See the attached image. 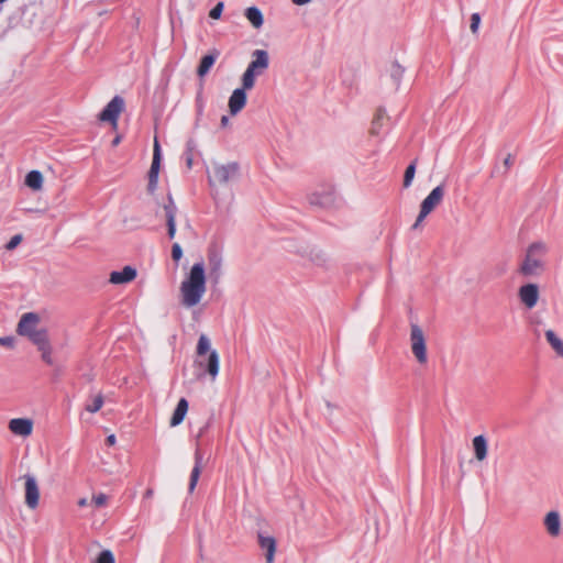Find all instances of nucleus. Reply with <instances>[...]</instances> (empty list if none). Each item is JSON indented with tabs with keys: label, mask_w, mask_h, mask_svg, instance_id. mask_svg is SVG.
<instances>
[{
	"label": "nucleus",
	"mask_w": 563,
	"mask_h": 563,
	"mask_svg": "<svg viewBox=\"0 0 563 563\" xmlns=\"http://www.w3.org/2000/svg\"><path fill=\"white\" fill-rule=\"evenodd\" d=\"M207 289V277L203 262L195 263L180 284L181 303L187 308L197 306Z\"/></svg>",
	"instance_id": "obj_1"
},
{
	"label": "nucleus",
	"mask_w": 563,
	"mask_h": 563,
	"mask_svg": "<svg viewBox=\"0 0 563 563\" xmlns=\"http://www.w3.org/2000/svg\"><path fill=\"white\" fill-rule=\"evenodd\" d=\"M197 363L208 373L212 379L219 374V354L216 350L211 349L210 340L206 334H201L197 344Z\"/></svg>",
	"instance_id": "obj_2"
},
{
	"label": "nucleus",
	"mask_w": 563,
	"mask_h": 563,
	"mask_svg": "<svg viewBox=\"0 0 563 563\" xmlns=\"http://www.w3.org/2000/svg\"><path fill=\"white\" fill-rule=\"evenodd\" d=\"M547 250V245L543 242H534L529 245L520 266V273L525 276L539 275L544 269L543 257Z\"/></svg>",
	"instance_id": "obj_3"
},
{
	"label": "nucleus",
	"mask_w": 563,
	"mask_h": 563,
	"mask_svg": "<svg viewBox=\"0 0 563 563\" xmlns=\"http://www.w3.org/2000/svg\"><path fill=\"white\" fill-rule=\"evenodd\" d=\"M240 176V165L236 162L213 164L212 173L208 175L209 184L227 185Z\"/></svg>",
	"instance_id": "obj_4"
},
{
	"label": "nucleus",
	"mask_w": 563,
	"mask_h": 563,
	"mask_svg": "<svg viewBox=\"0 0 563 563\" xmlns=\"http://www.w3.org/2000/svg\"><path fill=\"white\" fill-rule=\"evenodd\" d=\"M444 197V186L439 185L431 190V192L422 200L420 206V212L413 224V229H417L424 218L433 211V209L442 201Z\"/></svg>",
	"instance_id": "obj_5"
},
{
	"label": "nucleus",
	"mask_w": 563,
	"mask_h": 563,
	"mask_svg": "<svg viewBox=\"0 0 563 563\" xmlns=\"http://www.w3.org/2000/svg\"><path fill=\"white\" fill-rule=\"evenodd\" d=\"M410 343L413 355L420 364H424L428 361L426 339L421 328L418 324H411L410 327Z\"/></svg>",
	"instance_id": "obj_6"
},
{
	"label": "nucleus",
	"mask_w": 563,
	"mask_h": 563,
	"mask_svg": "<svg viewBox=\"0 0 563 563\" xmlns=\"http://www.w3.org/2000/svg\"><path fill=\"white\" fill-rule=\"evenodd\" d=\"M124 100L120 96H115L111 99L110 102L103 108V110L99 113L98 118L103 122H111L113 124L117 123L118 118L123 110Z\"/></svg>",
	"instance_id": "obj_7"
},
{
	"label": "nucleus",
	"mask_w": 563,
	"mask_h": 563,
	"mask_svg": "<svg viewBox=\"0 0 563 563\" xmlns=\"http://www.w3.org/2000/svg\"><path fill=\"white\" fill-rule=\"evenodd\" d=\"M23 478L25 481V504L30 509H35L40 500V489L36 478L32 474H25Z\"/></svg>",
	"instance_id": "obj_8"
},
{
	"label": "nucleus",
	"mask_w": 563,
	"mask_h": 563,
	"mask_svg": "<svg viewBox=\"0 0 563 563\" xmlns=\"http://www.w3.org/2000/svg\"><path fill=\"white\" fill-rule=\"evenodd\" d=\"M518 297L526 308H534L540 297L539 286L532 283L522 285L518 290Z\"/></svg>",
	"instance_id": "obj_9"
},
{
	"label": "nucleus",
	"mask_w": 563,
	"mask_h": 563,
	"mask_svg": "<svg viewBox=\"0 0 563 563\" xmlns=\"http://www.w3.org/2000/svg\"><path fill=\"white\" fill-rule=\"evenodd\" d=\"M269 66V55L265 49H255L252 53V60L247 65L246 69L253 71L257 76H261Z\"/></svg>",
	"instance_id": "obj_10"
},
{
	"label": "nucleus",
	"mask_w": 563,
	"mask_h": 563,
	"mask_svg": "<svg viewBox=\"0 0 563 563\" xmlns=\"http://www.w3.org/2000/svg\"><path fill=\"white\" fill-rule=\"evenodd\" d=\"M40 322V317L35 312H26L24 313L19 323H18V333L20 335L29 338L33 332L37 329V324Z\"/></svg>",
	"instance_id": "obj_11"
},
{
	"label": "nucleus",
	"mask_w": 563,
	"mask_h": 563,
	"mask_svg": "<svg viewBox=\"0 0 563 563\" xmlns=\"http://www.w3.org/2000/svg\"><path fill=\"white\" fill-rule=\"evenodd\" d=\"M164 211H165V217H166L168 238L174 239V236L176 234L177 207H176L170 195H168L167 202L164 205Z\"/></svg>",
	"instance_id": "obj_12"
},
{
	"label": "nucleus",
	"mask_w": 563,
	"mask_h": 563,
	"mask_svg": "<svg viewBox=\"0 0 563 563\" xmlns=\"http://www.w3.org/2000/svg\"><path fill=\"white\" fill-rule=\"evenodd\" d=\"M9 429L15 435L27 437L33 431V421L29 418H14L10 420Z\"/></svg>",
	"instance_id": "obj_13"
},
{
	"label": "nucleus",
	"mask_w": 563,
	"mask_h": 563,
	"mask_svg": "<svg viewBox=\"0 0 563 563\" xmlns=\"http://www.w3.org/2000/svg\"><path fill=\"white\" fill-rule=\"evenodd\" d=\"M136 275V269L126 265L121 271L111 272L109 282L113 285H122L132 282Z\"/></svg>",
	"instance_id": "obj_14"
},
{
	"label": "nucleus",
	"mask_w": 563,
	"mask_h": 563,
	"mask_svg": "<svg viewBox=\"0 0 563 563\" xmlns=\"http://www.w3.org/2000/svg\"><path fill=\"white\" fill-rule=\"evenodd\" d=\"M246 90L236 88L229 98V109L232 115L238 114L246 104Z\"/></svg>",
	"instance_id": "obj_15"
},
{
	"label": "nucleus",
	"mask_w": 563,
	"mask_h": 563,
	"mask_svg": "<svg viewBox=\"0 0 563 563\" xmlns=\"http://www.w3.org/2000/svg\"><path fill=\"white\" fill-rule=\"evenodd\" d=\"M208 265L209 275L214 280V283H217L221 275L222 257L216 250H209Z\"/></svg>",
	"instance_id": "obj_16"
},
{
	"label": "nucleus",
	"mask_w": 563,
	"mask_h": 563,
	"mask_svg": "<svg viewBox=\"0 0 563 563\" xmlns=\"http://www.w3.org/2000/svg\"><path fill=\"white\" fill-rule=\"evenodd\" d=\"M258 544L262 550L266 551V563H273L276 551L275 539L271 536H264L263 533H258Z\"/></svg>",
	"instance_id": "obj_17"
},
{
	"label": "nucleus",
	"mask_w": 563,
	"mask_h": 563,
	"mask_svg": "<svg viewBox=\"0 0 563 563\" xmlns=\"http://www.w3.org/2000/svg\"><path fill=\"white\" fill-rule=\"evenodd\" d=\"M202 464H203V455L200 452V450L197 449L195 452V465L191 470L190 478H189V486H188L189 493H192L196 488V485L198 483V479H199V476L201 473Z\"/></svg>",
	"instance_id": "obj_18"
},
{
	"label": "nucleus",
	"mask_w": 563,
	"mask_h": 563,
	"mask_svg": "<svg viewBox=\"0 0 563 563\" xmlns=\"http://www.w3.org/2000/svg\"><path fill=\"white\" fill-rule=\"evenodd\" d=\"M544 526L552 537H558L561 532V519L558 511H550L544 519Z\"/></svg>",
	"instance_id": "obj_19"
},
{
	"label": "nucleus",
	"mask_w": 563,
	"mask_h": 563,
	"mask_svg": "<svg viewBox=\"0 0 563 563\" xmlns=\"http://www.w3.org/2000/svg\"><path fill=\"white\" fill-rule=\"evenodd\" d=\"M218 56L219 52L214 49L201 58L200 64L197 68V74L199 77H203L209 73L211 67L214 65Z\"/></svg>",
	"instance_id": "obj_20"
},
{
	"label": "nucleus",
	"mask_w": 563,
	"mask_h": 563,
	"mask_svg": "<svg viewBox=\"0 0 563 563\" xmlns=\"http://www.w3.org/2000/svg\"><path fill=\"white\" fill-rule=\"evenodd\" d=\"M472 443L475 457L478 461H484L487 457V439L483 434H479L474 437Z\"/></svg>",
	"instance_id": "obj_21"
},
{
	"label": "nucleus",
	"mask_w": 563,
	"mask_h": 563,
	"mask_svg": "<svg viewBox=\"0 0 563 563\" xmlns=\"http://www.w3.org/2000/svg\"><path fill=\"white\" fill-rule=\"evenodd\" d=\"M188 401L185 398H180L170 419V426L176 427L180 424L188 411Z\"/></svg>",
	"instance_id": "obj_22"
},
{
	"label": "nucleus",
	"mask_w": 563,
	"mask_h": 563,
	"mask_svg": "<svg viewBox=\"0 0 563 563\" xmlns=\"http://www.w3.org/2000/svg\"><path fill=\"white\" fill-rule=\"evenodd\" d=\"M387 73L388 77L393 82L394 88L397 90L404 77L405 68L398 62L395 60L390 64Z\"/></svg>",
	"instance_id": "obj_23"
},
{
	"label": "nucleus",
	"mask_w": 563,
	"mask_h": 563,
	"mask_svg": "<svg viewBox=\"0 0 563 563\" xmlns=\"http://www.w3.org/2000/svg\"><path fill=\"white\" fill-rule=\"evenodd\" d=\"M25 185L33 189L40 190L43 186V175L40 170H31L25 176Z\"/></svg>",
	"instance_id": "obj_24"
},
{
	"label": "nucleus",
	"mask_w": 563,
	"mask_h": 563,
	"mask_svg": "<svg viewBox=\"0 0 563 563\" xmlns=\"http://www.w3.org/2000/svg\"><path fill=\"white\" fill-rule=\"evenodd\" d=\"M245 16L250 21V23L258 29L264 23V18L262 11L256 7H250L245 10Z\"/></svg>",
	"instance_id": "obj_25"
},
{
	"label": "nucleus",
	"mask_w": 563,
	"mask_h": 563,
	"mask_svg": "<svg viewBox=\"0 0 563 563\" xmlns=\"http://www.w3.org/2000/svg\"><path fill=\"white\" fill-rule=\"evenodd\" d=\"M30 341L37 346V349L45 347L49 344L48 334L45 329H37L29 336Z\"/></svg>",
	"instance_id": "obj_26"
},
{
	"label": "nucleus",
	"mask_w": 563,
	"mask_h": 563,
	"mask_svg": "<svg viewBox=\"0 0 563 563\" xmlns=\"http://www.w3.org/2000/svg\"><path fill=\"white\" fill-rule=\"evenodd\" d=\"M386 111L384 109H378L371 128V133L373 135H380L383 133V126L385 124Z\"/></svg>",
	"instance_id": "obj_27"
},
{
	"label": "nucleus",
	"mask_w": 563,
	"mask_h": 563,
	"mask_svg": "<svg viewBox=\"0 0 563 563\" xmlns=\"http://www.w3.org/2000/svg\"><path fill=\"white\" fill-rule=\"evenodd\" d=\"M545 339L558 355L563 357V340H561L553 330L545 331Z\"/></svg>",
	"instance_id": "obj_28"
},
{
	"label": "nucleus",
	"mask_w": 563,
	"mask_h": 563,
	"mask_svg": "<svg viewBox=\"0 0 563 563\" xmlns=\"http://www.w3.org/2000/svg\"><path fill=\"white\" fill-rule=\"evenodd\" d=\"M104 399L103 395L101 393L90 397V399L87 401L85 409L90 413H96L101 409L103 406Z\"/></svg>",
	"instance_id": "obj_29"
},
{
	"label": "nucleus",
	"mask_w": 563,
	"mask_h": 563,
	"mask_svg": "<svg viewBox=\"0 0 563 563\" xmlns=\"http://www.w3.org/2000/svg\"><path fill=\"white\" fill-rule=\"evenodd\" d=\"M161 158H162L161 145H159L158 141L155 139L151 169L159 173Z\"/></svg>",
	"instance_id": "obj_30"
},
{
	"label": "nucleus",
	"mask_w": 563,
	"mask_h": 563,
	"mask_svg": "<svg viewBox=\"0 0 563 563\" xmlns=\"http://www.w3.org/2000/svg\"><path fill=\"white\" fill-rule=\"evenodd\" d=\"M416 167H417L416 166V161L410 163L407 166V168L405 170V175H404V183H402L405 188H409L411 186L412 180H413L415 175H416Z\"/></svg>",
	"instance_id": "obj_31"
},
{
	"label": "nucleus",
	"mask_w": 563,
	"mask_h": 563,
	"mask_svg": "<svg viewBox=\"0 0 563 563\" xmlns=\"http://www.w3.org/2000/svg\"><path fill=\"white\" fill-rule=\"evenodd\" d=\"M257 77L256 74L253 71L246 69L242 76V87L244 90H250L255 85V78Z\"/></svg>",
	"instance_id": "obj_32"
},
{
	"label": "nucleus",
	"mask_w": 563,
	"mask_h": 563,
	"mask_svg": "<svg viewBox=\"0 0 563 563\" xmlns=\"http://www.w3.org/2000/svg\"><path fill=\"white\" fill-rule=\"evenodd\" d=\"M302 255L307 256L309 261L316 265H322L325 262L323 253L314 249H311L309 252H305Z\"/></svg>",
	"instance_id": "obj_33"
},
{
	"label": "nucleus",
	"mask_w": 563,
	"mask_h": 563,
	"mask_svg": "<svg viewBox=\"0 0 563 563\" xmlns=\"http://www.w3.org/2000/svg\"><path fill=\"white\" fill-rule=\"evenodd\" d=\"M194 148H195V142L192 140H189L186 144V151L184 152V155H183L186 161L187 168H189V169L192 167Z\"/></svg>",
	"instance_id": "obj_34"
},
{
	"label": "nucleus",
	"mask_w": 563,
	"mask_h": 563,
	"mask_svg": "<svg viewBox=\"0 0 563 563\" xmlns=\"http://www.w3.org/2000/svg\"><path fill=\"white\" fill-rule=\"evenodd\" d=\"M96 563H115L114 555L110 550H103L99 553Z\"/></svg>",
	"instance_id": "obj_35"
},
{
	"label": "nucleus",
	"mask_w": 563,
	"mask_h": 563,
	"mask_svg": "<svg viewBox=\"0 0 563 563\" xmlns=\"http://www.w3.org/2000/svg\"><path fill=\"white\" fill-rule=\"evenodd\" d=\"M157 181H158V172L156 170H153L150 168V172H148V185H147V188H148V191L150 192H154L156 187H157Z\"/></svg>",
	"instance_id": "obj_36"
},
{
	"label": "nucleus",
	"mask_w": 563,
	"mask_h": 563,
	"mask_svg": "<svg viewBox=\"0 0 563 563\" xmlns=\"http://www.w3.org/2000/svg\"><path fill=\"white\" fill-rule=\"evenodd\" d=\"M38 351L42 353V360L47 365H53L54 364V361H53V357H52V346L51 345H47L45 347H41V349H38Z\"/></svg>",
	"instance_id": "obj_37"
},
{
	"label": "nucleus",
	"mask_w": 563,
	"mask_h": 563,
	"mask_svg": "<svg viewBox=\"0 0 563 563\" xmlns=\"http://www.w3.org/2000/svg\"><path fill=\"white\" fill-rule=\"evenodd\" d=\"M223 2H218L209 12V16L213 20L220 19L223 11Z\"/></svg>",
	"instance_id": "obj_38"
},
{
	"label": "nucleus",
	"mask_w": 563,
	"mask_h": 563,
	"mask_svg": "<svg viewBox=\"0 0 563 563\" xmlns=\"http://www.w3.org/2000/svg\"><path fill=\"white\" fill-rule=\"evenodd\" d=\"M22 241V235L21 234H15L13 235L9 242L5 244V249L8 251H12L14 250Z\"/></svg>",
	"instance_id": "obj_39"
},
{
	"label": "nucleus",
	"mask_w": 563,
	"mask_h": 563,
	"mask_svg": "<svg viewBox=\"0 0 563 563\" xmlns=\"http://www.w3.org/2000/svg\"><path fill=\"white\" fill-rule=\"evenodd\" d=\"M481 23V15L479 13L475 12L471 15V31L473 33H476Z\"/></svg>",
	"instance_id": "obj_40"
},
{
	"label": "nucleus",
	"mask_w": 563,
	"mask_h": 563,
	"mask_svg": "<svg viewBox=\"0 0 563 563\" xmlns=\"http://www.w3.org/2000/svg\"><path fill=\"white\" fill-rule=\"evenodd\" d=\"M108 497L106 494H98L92 496V503L96 505V507H102L107 504Z\"/></svg>",
	"instance_id": "obj_41"
},
{
	"label": "nucleus",
	"mask_w": 563,
	"mask_h": 563,
	"mask_svg": "<svg viewBox=\"0 0 563 563\" xmlns=\"http://www.w3.org/2000/svg\"><path fill=\"white\" fill-rule=\"evenodd\" d=\"M183 256V249L178 243H174L172 246V257L174 261L178 262Z\"/></svg>",
	"instance_id": "obj_42"
},
{
	"label": "nucleus",
	"mask_w": 563,
	"mask_h": 563,
	"mask_svg": "<svg viewBox=\"0 0 563 563\" xmlns=\"http://www.w3.org/2000/svg\"><path fill=\"white\" fill-rule=\"evenodd\" d=\"M331 200V196H324L322 199L319 198V196L317 195H313L312 198H311V203L312 205H319V206H325L329 201Z\"/></svg>",
	"instance_id": "obj_43"
},
{
	"label": "nucleus",
	"mask_w": 563,
	"mask_h": 563,
	"mask_svg": "<svg viewBox=\"0 0 563 563\" xmlns=\"http://www.w3.org/2000/svg\"><path fill=\"white\" fill-rule=\"evenodd\" d=\"M14 344V339L12 336H0V345L12 347Z\"/></svg>",
	"instance_id": "obj_44"
},
{
	"label": "nucleus",
	"mask_w": 563,
	"mask_h": 563,
	"mask_svg": "<svg viewBox=\"0 0 563 563\" xmlns=\"http://www.w3.org/2000/svg\"><path fill=\"white\" fill-rule=\"evenodd\" d=\"M297 5H305L309 3L311 0H291Z\"/></svg>",
	"instance_id": "obj_45"
},
{
	"label": "nucleus",
	"mask_w": 563,
	"mask_h": 563,
	"mask_svg": "<svg viewBox=\"0 0 563 563\" xmlns=\"http://www.w3.org/2000/svg\"><path fill=\"white\" fill-rule=\"evenodd\" d=\"M107 442L109 444H114L115 442V435L114 434H110L108 438H107Z\"/></svg>",
	"instance_id": "obj_46"
},
{
	"label": "nucleus",
	"mask_w": 563,
	"mask_h": 563,
	"mask_svg": "<svg viewBox=\"0 0 563 563\" xmlns=\"http://www.w3.org/2000/svg\"><path fill=\"white\" fill-rule=\"evenodd\" d=\"M228 123H229V118H228L227 115H223V117L221 118V125H222V126H227V125H228Z\"/></svg>",
	"instance_id": "obj_47"
},
{
	"label": "nucleus",
	"mask_w": 563,
	"mask_h": 563,
	"mask_svg": "<svg viewBox=\"0 0 563 563\" xmlns=\"http://www.w3.org/2000/svg\"><path fill=\"white\" fill-rule=\"evenodd\" d=\"M504 164L506 165V167H509L511 165V156L510 155H508L505 158Z\"/></svg>",
	"instance_id": "obj_48"
},
{
	"label": "nucleus",
	"mask_w": 563,
	"mask_h": 563,
	"mask_svg": "<svg viewBox=\"0 0 563 563\" xmlns=\"http://www.w3.org/2000/svg\"><path fill=\"white\" fill-rule=\"evenodd\" d=\"M78 505H79L80 507L86 506V505H87V499H86V498H81V499L78 501Z\"/></svg>",
	"instance_id": "obj_49"
},
{
	"label": "nucleus",
	"mask_w": 563,
	"mask_h": 563,
	"mask_svg": "<svg viewBox=\"0 0 563 563\" xmlns=\"http://www.w3.org/2000/svg\"><path fill=\"white\" fill-rule=\"evenodd\" d=\"M119 142H120V137H119V136H117V137L113 140L112 144H113V145H118V144H119Z\"/></svg>",
	"instance_id": "obj_50"
},
{
	"label": "nucleus",
	"mask_w": 563,
	"mask_h": 563,
	"mask_svg": "<svg viewBox=\"0 0 563 563\" xmlns=\"http://www.w3.org/2000/svg\"><path fill=\"white\" fill-rule=\"evenodd\" d=\"M5 1H7V0H0V3H3V2H5Z\"/></svg>",
	"instance_id": "obj_51"
}]
</instances>
